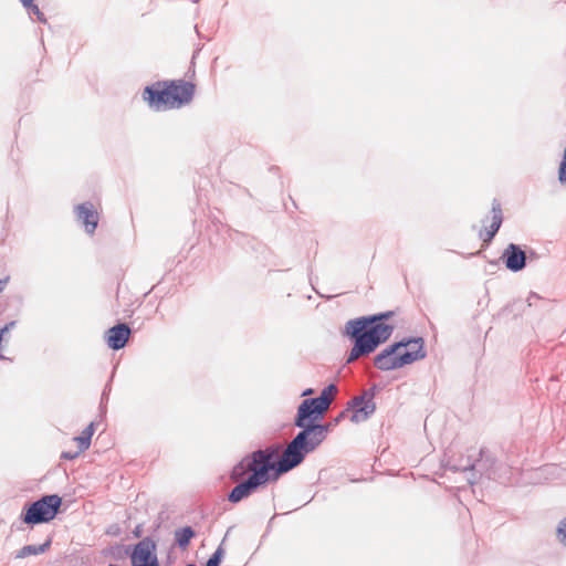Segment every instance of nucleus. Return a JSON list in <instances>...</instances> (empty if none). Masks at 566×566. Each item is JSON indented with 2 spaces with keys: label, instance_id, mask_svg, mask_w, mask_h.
<instances>
[{
  "label": "nucleus",
  "instance_id": "obj_12",
  "mask_svg": "<svg viewBox=\"0 0 566 566\" xmlns=\"http://www.w3.org/2000/svg\"><path fill=\"white\" fill-rule=\"evenodd\" d=\"M130 334L127 323H117L105 332V340L111 349L119 350L127 345Z\"/></svg>",
  "mask_w": 566,
  "mask_h": 566
},
{
  "label": "nucleus",
  "instance_id": "obj_16",
  "mask_svg": "<svg viewBox=\"0 0 566 566\" xmlns=\"http://www.w3.org/2000/svg\"><path fill=\"white\" fill-rule=\"evenodd\" d=\"M193 537H196V531L191 526H182L175 531V543L182 551L188 548Z\"/></svg>",
  "mask_w": 566,
  "mask_h": 566
},
{
  "label": "nucleus",
  "instance_id": "obj_20",
  "mask_svg": "<svg viewBox=\"0 0 566 566\" xmlns=\"http://www.w3.org/2000/svg\"><path fill=\"white\" fill-rule=\"evenodd\" d=\"M227 537V535L224 536ZM226 538L222 539L221 544L217 547V549L213 552V554L209 557V559L206 563V566H220L223 557H224V549H223V543Z\"/></svg>",
  "mask_w": 566,
  "mask_h": 566
},
{
  "label": "nucleus",
  "instance_id": "obj_34",
  "mask_svg": "<svg viewBox=\"0 0 566 566\" xmlns=\"http://www.w3.org/2000/svg\"><path fill=\"white\" fill-rule=\"evenodd\" d=\"M481 254V251H476L475 253H473L472 255H480Z\"/></svg>",
  "mask_w": 566,
  "mask_h": 566
},
{
  "label": "nucleus",
  "instance_id": "obj_17",
  "mask_svg": "<svg viewBox=\"0 0 566 566\" xmlns=\"http://www.w3.org/2000/svg\"><path fill=\"white\" fill-rule=\"evenodd\" d=\"M52 544V538L48 539L41 545H25L15 553V558H25L30 555H39L45 553Z\"/></svg>",
  "mask_w": 566,
  "mask_h": 566
},
{
  "label": "nucleus",
  "instance_id": "obj_4",
  "mask_svg": "<svg viewBox=\"0 0 566 566\" xmlns=\"http://www.w3.org/2000/svg\"><path fill=\"white\" fill-rule=\"evenodd\" d=\"M426 356L427 350L422 337H403L379 352L374 357V365L381 371H390L421 360Z\"/></svg>",
  "mask_w": 566,
  "mask_h": 566
},
{
  "label": "nucleus",
  "instance_id": "obj_22",
  "mask_svg": "<svg viewBox=\"0 0 566 566\" xmlns=\"http://www.w3.org/2000/svg\"><path fill=\"white\" fill-rule=\"evenodd\" d=\"M556 535L560 544L566 547V517L562 518L556 528Z\"/></svg>",
  "mask_w": 566,
  "mask_h": 566
},
{
  "label": "nucleus",
  "instance_id": "obj_2",
  "mask_svg": "<svg viewBox=\"0 0 566 566\" xmlns=\"http://www.w3.org/2000/svg\"><path fill=\"white\" fill-rule=\"evenodd\" d=\"M394 315V311H385L346 322L343 336L353 343L346 358L347 364L354 363L360 357L369 356L391 337L396 326L388 321Z\"/></svg>",
  "mask_w": 566,
  "mask_h": 566
},
{
  "label": "nucleus",
  "instance_id": "obj_23",
  "mask_svg": "<svg viewBox=\"0 0 566 566\" xmlns=\"http://www.w3.org/2000/svg\"><path fill=\"white\" fill-rule=\"evenodd\" d=\"M83 451H80V449L77 451H63L62 454H61V459H63V460H74Z\"/></svg>",
  "mask_w": 566,
  "mask_h": 566
},
{
  "label": "nucleus",
  "instance_id": "obj_26",
  "mask_svg": "<svg viewBox=\"0 0 566 566\" xmlns=\"http://www.w3.org/2000/svg\"><path fill=\"white\" fill-rule=\"evenodd\" d=\"M526 253H527V261H530V262L538 259V254L533 249H528L526 251Z\"/></svg>",
  "mask_w": 566,
  "mask_h": 566
},
{
  "label": "nucleus",
  "instance_id": "obj_28",
  "mask_svg": "<svg viewBox=\"0 0 566 566\" xmlns=\"http://www.w3.org/2000/svg\"><path fill=\"white\" fill-rule=\"evenodd\" d=\"M9 276H6L3 279H0V293L3 292V290L6 289L8 282H9Z\"/></svg>",
  "mask_w": 566,
  "mask_h": 566
},
{
  "label": "nucleus",
  "instance_id": "obj_15",
  "mask_svg": "<svg viewBox=\"0 0 566 566\" xmlns=\"http://www.w3.org/2000/svg\"><path fill=\"white\" fill-rule=\"evenodd\" d=\"M337 391V386L335 384H329L322 389L318 396L313 397L312 399L326 412L333 401V395Z\"/></svg>",
  "mask_w": 566,
  "mask_h": 566
},
{
  "label": "nucleus",
  "instance_id": "obj_14",
  "mask_svg": "<svg viewBox=\"0 0 566 566\" xmlns=\"http://www.w3.org/2000/svg\"><path fill=\"white\" fill-rule=\"evenodd\" d=\"M491 212H492V222H491L490 227L488 229H485L484 231L481 230L480 234H479L485 244L491 243V241L494 239V237L499 232V230L502 226V222H503L501 202L496 198L493 199V201H492Z\"/></svg>",
  "mask_w": 566,
  "mask_h": 566
},
{
  "label": "nucleus",
  "instance_id": "obj_31",
  "mask_svg": "<svg viewBox=\"0 0 566 566\" xmlns=\"http://www.w3.org/2000/svg\"><path fill=\"white\" fill-rule=\"evenodd\" d=\"M347 411L343 410L336 418H335V423H338L340 421V419L345 416Z\"/></svg>",
  "mask_w": 566,
  "mask_h": 566
},
{
  "label": "nucleus",
  "instance_id": "obj_8",
  "mask_svg": "<svg viewBox=\"0 0 566 566\" xmlns=\"http://www.w3.org/2000/svg\"><path fill=\"white\" fill-rule=\"evenodd\" d=\"M331 428L332 423L317 421L310 428L305 442H298L289 455H281L283 468L293 470L302 464L306 455L314 452L324 442Z\"/></svg>",
  "mask_w": 566,
  "mask_h": 566
},
{
  "label": "nucleus",
  "instance_id": "obj_19",
  "mask_svg": "<svg viewBox=\"0 0 566 566\" xmlns=\"http://www.w3.org/2000/svg\"><path fill=\"white\" fill-rule=\"evenodd\" d=\"M133 546H125L123 544H116L114 546H111L109 553L113 556L114 559L119 560L123 559L125 556H129L133 552Z\"/></svg>",
  "mask_w": 566,
  "mask_h": 566
},
{
  "label": "nucleus",
  "instance_id": "obj_18",
  "mask_svg": "<svg viewBox=\"0 0 566 566\" xmlns=\"http://www.w3.org/2000/svg\"><path fill=\"white\" fill-rule=\"evenodd\" d=\"M95 431V423L91 422L82 432L80 436L75 437L74 440L78 444L80 451H85L90 448L92 437Z\"/></svg>",
  "mask_w": 566,
  "mask_h": 566
},
{
  "label": "nucleus",
  "instance_id": "obj_6",
  "mask_svg": "<svg viewBox=\"0 0 566 566\" xmlns=\"http://www.w3.org/2000/svg\"><path fill=\"white\" fill-rule=\"evenodd\" d=\"M63 500L59 494H44L40 499L23 505L19 520L33 527L50 523L59 514Z\"/></svg>",
  "mask_w": 566,
  "mask_h": 566
},
{
  "label": "nucleus",
  "instance_id": "obj_5",
  "mask_svg": "<svg viewBox=\"0 0 566 566\" xmlns=\"http://www.w3.org/2000/svg\"><path fill=\"white\" fill-rule=\"evenodd\" d=\"M479 459L472 460L470 455L467 457L465 464H453L448 461L447 465L450 471H470V478L468 482L475 484L478 479L485 476L488 480L504 482L509 469L499 463L497 460L485 448H481L479 451Z\"/></svg>",
  "mask_w": 566,
  "mask_h": 566
},
{
  "label": "nucleus",
  "instance_id": "obj_9",
  "mask_svg": "<svg viewBox=\"0 0 566 566\" xmlns=\"http://www.w3.org/2000/svg\"><path fill=\"white\" fill-rule=\"evenodd\" d=\"M378 386L374 384L360 395L353 397L346 405L345 411L350 412V421L360 423L368 420L376 411L375 396Z\"/></svg>",
  "mask_w": 566,
  "mask_h": 566
},
{
  "label": "nucleus",
  "instance_id": "obj_21",
  "mask_svg": "<svg viewBox=\"0 0 566 566\" xmlns=\"http://www.w3.org/2000/svg\"><path fill=\"white\" fill-rule=\"evenodd\" d=\"M23 7L27 9V11L30 14H34L39 22L46 23V18H45L44 13L39 9V7L34 3V1H32L30 6L28 4V6H23Z\"/></svg>",
  "mask_w": 566,
  "mask_h": 566
},
{
  "label": "nucleus",
  "instance_id": "obj_7",
  "mask_svg": "<svg viewBox=\"0 0 566 566\" xmlns=\"http://www.w3.org/2000/svg\"><path fill=\"white\" fill-rule=\"evenodd\" d=\"M325 413L324 409H322L312 398L304 399L298 405L293 420V424L297 427L300 431L287 443L281 455H289L298 442H305L310 428H312L317 421H322Z\"/></svg>",
  "mask_w": 566,
  "mask_h": 566
},
{
  "label": "nucleus",
  "instance_id": "obj_27",
  "mask_svg": "<svg viewBox=\"0 0 566 566\" xmlns=\"http://www.w3.org/2000/svg\"><path fill=\"white\" fill-rule=\"evenodd\" d=\"M132 534H133V536H134V537H136V538L142 537V534H143V525H142V524L136 525V527L133 530Z\"/></svg>",
  "mask_w": 566,
  "mask_h": 566
},
{
  "label": "nucleus",
  "instance_id": "obj_24",
  "mask_svg": "<svg viewBox=\"0 0 566 566\" xmlns=\"http://www.w3.org/2000/svg\"><path fill=\"white\" fill-rule=\"evenodd\" d=\"M120 532V527L117 524H112L106 530V534L111 536H118Z\"/></svg>",
  "mask_w": 566,
  "mask_h": 566
},
{
  "label": "nucleus",
  "instance_id": "obj_32",
  "mask_svg": "<svg viewBox=\"0 0 566 566\" xmlns=\"http://www.w3.org/2000/svg\"><path fill=\"white\" fill-rule=\"evenodd\" d=\"M313 392V389H306L305 391H303L302 396H306V395H310Z\"/></svg>",
  "mask_w": 566,
  "mask_h": 566
},
{
  "label": "nucleus",
  "instance_id": "obj_13",
  "mask_svg": "<svg viewBox=\"0 0 566 566\" xmlns=\"http://www.w3.org/2000/svg\"><path fill=\"white\" fill-rule=\"evenodd\" d=\"M77 220L83 223L85 231L88 234H93L98 224V214L94 210V206L90 201H85L75 207Z\"/></svg>",
  "mask_w": 566,
  "mask_h": 566
},
{
  "label": "nucleus",
  "instance_id": "obj_11",
  "mask_svg": "<svg viewBox=\"0 0 566 566\" xmlns=\"http://www.w3.org/2000/svg\"><path fill=\"white\" fill-rule=\"evenodd\" d=\"M501 260L507 270L517 273L525 269L527 264V253L521 245L510 243L504 249Z\"/></svg>",
  "mask_w": 566,
  "mask_h": 566
},
{
  "label": "nucleus",
  "instance_id": "obj_33",
  "mask_svg": "<svg viewBox=\"0 0 566 566\" xmlns=\"http://www.w3.org/2000/svg\"><path fill=\"white\" fill-rule=\"evenodd\" d=\"M185 566H197L195 563H188Z\"/></svg>",
  "mask_w": 566,
  "mask_h": 566
},
{
  "label": "nucleus",
  "instance_id": "obj_1",
  "mask_svg": "<svg viewBox=\"0 0 566 566\" xmlns=\"http://www.w3.org/2000/svg\"><path fill=\"white\" fill-rule=\"evenodd\" d=\"M281 449L280 443L270 444L247 454L233 467L230 479L232 482L239 483L227 495L230 503H239L260 486L276 481L281 475L291 471L282 465Z\"/></svg>",
  "mask_w": 566,
  "mask_h": 566
},
{
  "label": "nucleus",
  "instance_id": "obj_10",
  "mask_svg": "<svg viewBox=\"0 0 566 566\" xmlns=\"http://www.w3.org/2000/svg\"><path fill=\"white\" fill-rule=\"evenodd\" d=\"M130 563L132 566H160L157 556V544L150 536L144 537L134 545Z\"/></svg>",
  "mask_w": 566,
  "mask_h": 566
},
{
  "label": "nucleus",
  "instance_id": "obj_25",
  "mask_svg": "<svg viewBox=\"0 0 566 566\" xmlns=\"http://www.w3.org/2000/svg\"><path fill=\"white\" fill-rule=\"evenodd\" d=\"M462 459H467V457L461 455V457H460L459 459H457V460H455V459H453V458H448V459H446V460H444V464H443V465H444V468H446V469L450 470V469L448 468V465H447L448 461H451V463H453V464H465V460H462Z\"/></svg>",
  "mask_w": 566,
  "mask_h": 566
},
{
  "label": "nucleus",
  "instance_id": "obj_30",
  "mask_svg": "<svg viewBox=\"0 0 566 566\" xmlns=\"http://www.w3.org/2000/svg\"><path fill=\"white\" fill-rule=\"evenodd\" d=\"M108 390H109V385H106L103 390V394H102V403L104 402V400H107Z\"/></svg>",
  "mask_w": 566,
  "mask_h": 566
},
{
  "label": "nucleus",
  "instance_id": "obj_35",
  "mask_svg": "<svg viewBox=\"0 0 566 566\" xmlns=\"http://www.w3.org/2000/svg\"><path fill=\"white\" fill-rule=\"evenodd\" d=\"M490 263L493 264V265H496L497 261H491Z\"/></svg>",
  "mask_w": 566,
  "mask_h": 566
},
{
  "label": "nucleus",
  "instance_id": "obj_3",
  "mask_svg": "<svg viewBox=\"0 0 566 566\" xmlns=\"http://www.w3.org/2000/svg\"><path fill=\"white\" fill-rule=\"evenodd\" d=\"M196 86L184 80L157 81L143 90V99L155 112L180 108L189 104Z\"/></svg>",
  "mask_w": 566,
  "mask_h": 566
},
{
  "label": "nucleus",
  "instance_id": "obj_29",
  "mask_svg": "<svg viewBox=\"0 0 566 566\" xmlns=\"http://www.w3.org/2000/svg\"><path fill=\"white\" fill-rule=\"evenodd\" d=\"M532 298L539 300V296H538L536 293L531 292V293H530V295H528V297H527V304H528V306H532V305H533V303H532Z\"/></svg>",
  "mask_w": 566,
  "mask_h": 566
}]
</instances>
